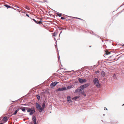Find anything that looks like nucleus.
I'll use <instances>...</instances> for the list:
<instances>
[{
    "mask_svg": "<svg viewBox=\"0 0 124 124\" xmlns=\"http://www.w3.org/2000/svg\"><path fill=\"white\" fill-rule=\"evenodd\" d=\"M45 102L44 101L42 104V107L41 108V110H42V111L43 110V109L44 108L45 106Z\"/></svg>",
    "mask_w": 124,
    "mask_h": 124,
    "instance_id": "nucleus-10",
    "label": "nucleus"
},
{
    "mask_svg": "<svg viewBox=\"0 0 124 124\" xmlns=\"http://www.w3.org/2000/svg\"><path fill=\"white\" fill-rule=\"evenodd\" d=\"M19 11H20V12H22V10H20Z\"/></svg>",
    "mask_w": 124,
    "mask_h": 124,
    "instance_id": "nucleus-32",
    "label": "nucleus"
},
{
    "mask_svg": "<svg viewBox=\"0 0 124 124\" xmlns=\"http://www.w3.org/2000/svg\"><path fill=\"white\" fill-rule=\"evenodd\" d=\"M67 101H70V96H68L67 98Z\"/></svg>",
    "mask_w": 124,
    "mask_h": 124,
    "instance_id": "nucleus-18",
    "label": "nucleus"
},
{
    "mask_svg": "<svg viewBox=\"0 0 124 124\" xmlns=\"http://www.w3.org/2000/svg\"><path fill=\"white\" fill-rule=\"evenodd\" d=\"M35 22H36V21L34 19H32Z\"/></svg>",
    "mask_w": 124,
    "mask_h": 124,
    "instance_id": "nucleus-27",
    "label": "nucleus"
},
{
    "mask_svg": "<svg viewBox=\"0 0 124 124\" xmlns=\"http://www.w3.org/2000/svg\"><path fill=\"white\" fill-rule=\"evenodd\" d=\"M105 72L103 71H102L101 72V76L103 77L105 76Z\"/></svg>",
    "mask_w": 124,
    "mask_h": 124,
    "instance_id": "nucleus-12",
    "label": "nucleus"
},
{
    "mask_svg": "<svg viewBox=\"0 0 124 124\" xmlns=\"http://www.w3.org/2000/svg\"><path fill=\"white\" fill-rule=\"evenodd\" d=\"M79 97V96H76V97H74L73 98H72V100H76V99H77Z\"/></svg>",
    "mask_w": 124,
    "mask_h": 124,
    "instance_id": "nucleus-16",
    "label": "nucleus"
},
{
    "mask_svg": "<svg viewBox=\"0 0 124 124\" xmlns=\"http://www.w3.org/2000/svg\"><path fill=\"white\" fill-rule=\"evenodd\" d=\"M19 109H21L23 111H25V109L24 107L22 108L20 107Z\"/></svg>",
    "mask_w": 124,
    "mask_h": 124,
    "instance_id": "nucleus-15",
    "label": "nucleus"
},
{
    "mask_svg": "<svg viewBox=\"0 0 124 124\" xmlns=\"http://www.w3.org/2000/svg\"><path fill=\"white\" fill-rule=\"evenodd\" d=\"M105 52V54L106 55H108L110 54V52H109L107 50H106Z\"/></svg>",
    "mask_w": 124,
    "mask_h": 124,
    "instance_id": "nucleus-13",
    "label": "nucleus"
},
{
    "mask_svg": "<svg viewBox=\"0 0 124 124\" xmlns=\"http://www.w3.org/2000/svg\"><path fill=\"white\" fill-rule=\"evenodd\" d=\"M5 6L7 8H11V7L10 6L7 5H5Z\"/></svg>",
    "mask_w": 124,
    "mask_h": 124,
    "instance_id": "nucleus-20",
    "label": "nucleus"
},
{
    "mask_svg": "<svg viewBox=\"0 0 124 124\" xmlns=\"http://www.w3.org/2000/svg\"><path fill=\"white\" fill-rule=\"evenodd\" d=\"M70 88V86H68L67 87V89H69Z\"/></svg>",
    "mask_w": 124,
    "mask_h": 124,
    "instance_id": "nucleus-29",
    "label": "nucleus"
},
{
    "mask_svg": "<svg viewBox=\"0 0 124 124\" xmlns=\"http://www.w3.org/2000/svg\"><path fill=\"white\" fill-rule=\"evenodd\" d=\"M32 120L33 121V123L34 124H37V123L36 120V117L35 116H33L32 118Z\"/></svg>",
    "mask_w": 124,
    "mask_h": 124,
    "instance_id": "nucleus-11",
    "label": "nucleus"
},
{
    "mask_svg": "<svg viewBox=\"0 0 124 124\" xmlns=\"http://www.w3.org/2000/svg\"><path fill=\"white\" fill-rule=\"evenodd\" d=\"M37 98L38 99V100H39L40 99V97L39 96L37 95Z\"/></svg>",
    "mask_w": 124,
    "mask_h": 124,
    "instance_id": "nucleus-21",
    "label": "nucleus"
},
{
    "mask_svg": "<svg viewBox=\"0 0 124 124\" xmlns=\"http://www.w3.org/2000/svg\"><path fill=\"white\" fill-rule=\"evenodd\" d=\"M78 81L80 83H82L84 82H85L86 81V80L83 79L79 78L78 79Z\"/></svg>",
    "mask_w": 124,
    "mask_h": 124,
    "instance_id": "nucleus-8",
    "label": "nucleus"
},
{
    "mask_svg": "<svg viewBox=\"0 0 124 124\" xmlns=\"http://www.w3.org/2000/svg\"><path fill=\"white\" fill-rule=\"evenodd\" d=\"M36 108L38 109L39 110V112H41L42 111L41 109V106L38 103H36Z\"/></svg>",
    "mask_w": 124,
    "mask_h": 124,
    "instance_id": "nucleus-4",
    "label": "nucleus"
},
{
    "mask_svg": "<svg viewBox=\"0 0 124 124\" xmlns=\"http://www.w3.org/2000/svg\"><path fill=\"white\" fill-rule=\"evenodd\" d=\"M93 82L97 87H99L100 86L99 81L97 78H95L93 80Z\"/></svg>",
    "mask_w": 124,
    "mask_h": 124,
    "instance_id": "nucleus-1",
    "label": "nucleus"
},
{
    "mask_svg": "<svg viewBox=\"0 0 124 124\" xmlns=\"http://www.w3.org/2000/svg\"><path fill=\"white\" fill-rule=\"evenodd\" d=\"M59 82H52L50 85V86L52 87L55 86Z\"/></svg>",
    "mask_w": 124,
    "mask_h": 124,
    "instance_id": "nucleus-6",
    "label": "nucleus"
},
{
    "mask_svg": "<svg viewBox=\"0 0 124 124\" xmlns=\"http://www.w3.org/2000/svg\"><path fill=\"white\" fill-rule=\"evenodd\" d=\"M40 2H41L43 3V2H47V1L46 0H44L43 2H41V1H40Z\"/></svg>",
    "mask_w": 124,
    "mask_h": 124,
    "instance_id": "nucleus-25",
    "label": "nucleus"
},
{
    "mask_svg": "<svg viewBox=\"0 0 124 124\" xmlns=\"http://www.w3.org/2000/svg\"><path fill=\"white\" fill-rule=\"evenodd\" d=\"M66 90L67 88L66 87H62L56 90V91H63Z\"/></svg>",
    "mask_w": 124,
    "mask_h": 124,
    "instance_id": "nucleus-7",
    "label": "nucleus"
},
{
    "mask_svg": "<svg viewBox=\"0 0 124 124\" xmlns=\"http://www.w3.org/2000/svg\"><path fill=\"white\" fill-rule=\"evenodd\" d=\"M61 32H60V34H61Z\"/></svg>",
    "mask_w": 124,
    "mask_h": 124,
    "instance_id": "nucleus-36",
    "label": "nucleus"
},
{
    "mask_svg": "<svg viewBox=\"0 0 124 124\" xmlns=\"http://www.w3.org/2000/svg\"><path fill=\"white\" fill-rule=\"evenodd\" d=\"M27 112H30V115H32L35 112V111L34 109L28 108Z\"/></svg>",
    "mask_w": 124,
    "mask_h": 124,
    "instance_id": "nucleus-2",
    "label": "nucleus"
},
{
    "mask_svg": "<svg viewBox=\"0 0 124 124\" xmlns=\"http://www.w3.org/2000/svg\"><path fill=\"white\" fill-rule=\"evenodd\" d=\"M19 108L15 111L14 113L12 115H16L17 113V112L19 111Z\"/></svg>",
    "mask_w": 124,
    "mask_h": 124,
    "instance_id": "nucleus-14",
    "label": "nucleus"
},
{
    "mask_svg": "<svg viewBox=\"0 0 124 124\" xmlns=\"http://www.w3.org/2000/svg\"><path fill=\"white\" fill-rule=\"evenodd\" d=\"M61 19H65V18L63 17H62L61 18Z\"/></svg>",
    "mask_w": 124,
    "mask_h": 124,
    "instance_id": "nucleus-26",
    "label": "nucleus"
},
{
    "mask_svg": "<svg viewBox=\"0 0 124 124\" xmlns=\"http://www.w3.org/2000/svg\"><path fill=\"white\" fill-rule=\"evenodd\" d=\"M122 46H124V44H123V45H122Z\"/></svg>",
    "mask_w": 124,
    "mask_h": 124,
    "instance_id": "nucleus-35",
    "label": "nucleus"
},
{
    "mask_svg": "<svg viewBox=\"0 0 124 124\" xmlns=\"http://www.w3.org/2000/svg\"><path fill=\"white\" fill-rule=\"evenodd\" d=\"M8 117L7 116H5L4 117L3 119V123H4L6 122L8 120Z\"/></svg>",
    "mask_w": 124,
    "mask_h": 124,
    "instance_id": "nucleus-9",
    "label": "nucleus"
},
{
    "mask_svg": "<svg viewBox=\"0 0 124 124\" xmlns=\"http://www.w3.org/2000/svg\"><path fill=\"white\" fill-rule=\"evenodd\" d=\"M70 102H71V100H70Z\"/></svg>",
    "mask_w": 124,
    "mask_h": 124,
    "instance_id": "nucleus-37",
    "label": "nucleus"
},
{
    "mask_svg": "<svg viewBox=\"0 0 124 124\" xmlns=\"http://www.w3.org/2000/svg\"><path fill=\"white\" fill-rule=\"evenodd\" d=\"M42 23V22L41 21H38V24Z\"/></svg>",
    "mask_w": 124,
    "mask_h": 124,
    "instance_id": "nucleus-23",
    "label": "nucleus"
},
{
    "mask_svg": "<svg viewBox=\"0 0 124 124\" xmlns=\"http://www.w3.org/2000/svg\"><path fill=\"white\" fill-rule=\"evenodd\" d=\"M89 85V84H86L83 85H81L80 87V88L82 89H83L84 88H86Z\"/></svg>",
    "mask_w": 124,
    "mask_h": 124,
    "instance_id": "nucleus-5",
    "label": "nucleus"
},
{
    "mask_svg": "<svg viewBox=\"0 0 124 124\" xmlns=\"http://www.w3.org/2000/svg\"><path fill=\"white\" fill-rule=\"evenodd\" d=\"M26 16H28V17H29V16L28 15V14H27L26 15Z\"/></svg>",
    "mask_w": 124,
    "mask_h": 124,
    "instance_id": "nucleus-31",
    "label": "nucleus"
},
{
    "mask_svg": "<svg viewBox=\"0 0 124 124\" xmlns=\"http://www.w3.org/2000/svg\"><path fill=\"white\" fill-rule=\"evenodd\" d=\"M56 33L55 32L54 33H53V35L54 36H55L56 35Z\"/></svg>",
    "mask_w": 124,
    "mask_h": 124,
    "instance_id": "nucleus-19",
    "label": "nucleus"
},
{
    "mask_svg": "<svg viewBox=\"0 0 124 124\" xmlns=\"http://www.w3.org/2000/svg\"><path fill=\"white\" fill-rule=\"evenodd\" d=\"M56 14L59 17H61L62 16V15L60 13H56Z\"/></svg>",
    "mask_w": 124,
    "mask_h": 124,
    "instance_id": "nucleus-17",
    "label": "nucleus"
},
{
    "mask_svg": "<svg viewBox=\"0 0 124 124\" xmlns=\"http://www.w3.org/2000/svg\"><path fill=\"white\" fill-rule=\"evenodd\" d=\"M104 110H107V108H106L105 107L104 108Z\"/></svg>",
    "mask_w": 124,
    "mask_h": 124,
    "instance_id": "nucleus-28",
    "label": "nucleus"
},
{
    "mask_svg": "<svg viewBox=\"0 0 124 124\" xmlns=\"http://www.w3.org/2000/svg\"><path fill=\"white\" fill-rule=\"evenodd\" d=\"M0 124H3V123H0Z\"/></svg>",
    "mask_w": 124,
    "mask_h": 124,
    "instance_id": "nucleus-33",
    "label": "nucleus"
},
{
    "mask_svg": "<svg viewBox=\"0 0 124 124\" xmlns=\"http://www.w3.org/2000/svg\"><path fill=\"white\" fill-rule=\"evenodd\" d=\"M122 106H124V104H123L122 105Z\"/></svg>",
    "mask_w": 124,
    "mask_h": 124,
    "instance_id": "nucleus-34",
    "label": "nucleus"
},
{
    "mask_svg": "<svg viewBox=\"0 0 124 124\" xmlns=\"http://www.w3.org/2000/svg\"><path fill=\"white\" fill-rule=\"evenodd\" d=\"M81 89H78L76 90L75 92H79L81 93L84 96H86V94L83 91H82Z\"/></svg>",
    "mask_w": 124,
    "mask_h": 124,
    "instance_id": "nucleus-3",
    "label": "nucleus"
},
{
    "mask_svg": "<svg viewBox=\"0 0 124 124\" xmlns=\"http://www.w3.org/2000/svg\"><path fill=\"white\" fill-rule=\"evenodd\" d=\"M35 22L36 23H37V24H38V21H36V22Z\"/></svg>",
    "mask_w": 124,
    "mask_h": 124,
    "instance_id": "nucleus-30",
    "label": "nucleus"
},
{
    "mask_svg": "<svg viewBox=\"0 0 124 124\" xmlns=\"http://www.w3.org/2000/svg\"><path fill=\"white\" fill-rule=\"evenodd\" d=\"M25 8L29 10H30V8L28 7L27 6Z\"/></svg>",
    "mask_w": 124,
    "mask_h": 124,
    "instance_id": "nucleus-22",
    "label": "nucleus"
},
{
    "mask_svg": "<svg viewBox=\"0 0 124 124\" xmlns=\"http://www.w3.org/2000/svg\"><path fill=\"white\" fill-rule=\"evenodd\" d=\"M99 71L98 70L97 71L95 72V73L96 74L98 73H99Z\"/></svg>",
    "mask_w": 124,
    "mask_h": 124,
    "instance_id": "nucleus-24",
    "label": "nucleus"
}]
</instances>
